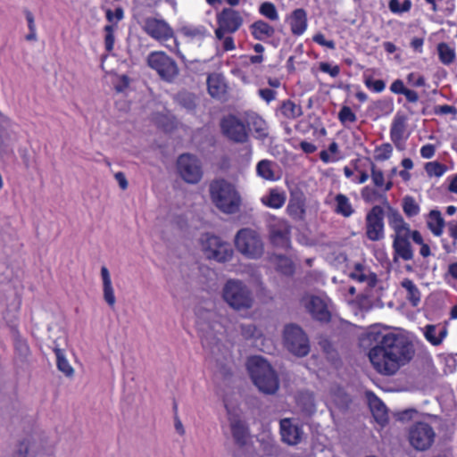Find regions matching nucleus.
Listing matches in <instances>:
<instances>
[{"label": "nucleus", "instance_id": "37998d69", "mask_svg": "<svg viewBox=\"0 0 457 457\" xmlns=\"http://www.w3.org/2000/svg\"><path fill=\"white\" fill-rule=\"evenodd\" d=\"M260 13L269 19L270 21H278V13L274 4L270 2H264L260 5Z\"/></svg>", "mask_w": 457, "mask_h": 457}, {"label": "nucleus", "instance_id": "412c9836", "mask_svg": "<svg viewBox=\"0 0 457 457\" xmlns=\"http://www.w3.org/2000/svg\"><path fill=\"white\" fill-rule=\"evenodd\" d=\"M249 29L254 39L259 41L272 37L275 34L274 27L262 20L254 21L250 25Z\"/></svg>", "mask_w": 457, "mask_h": 457}, {"label": "nucleus", "instance_id": "b1692460", "mask_svg": "<svg viewBox=\"0 0 457 457\" xmlns=\"http://www.w3.org/2000/svg\"><path fill=\"white\" fill-rule=\"evenodd\" d=\"M287 212L295 220L303 219L305 213V199L303 194L293 195L290 198Z\"/></svg>", "mask_w": 457, "mask_h": 457}, {"label": "nucleus", "instance_id": "0e129e2a", "mask_svg": "<svg viewBox=\"0 0 457 457\" xmlns=\"http://www.w3.org/2000/svg\"><path fill=\"white\" fill-rule=\"evenodd\" d=\"M420 154L423 158L430 159L435 154V146L433 145H425L420 149Z\"/></svg>", "mask_w": 457, "mask_h": 457}, {"label": "nucleus", "instance_id": "c9c22d12", "mask_svg": "<svg viewBox=\"0 0 457 457\" xmlns=\"http://www.w3.org/2000/svg\"><path fill=\"white\" fill-rule=\"evenodd\" d=\"M54 352L56 356V361H57V368L58 370L62 372L67 377L73 376L74 370L70 365L69 361L66 360L63 351L58 347H55L54 349Z\"/></svg>", "mask_w": 457, "mask_h": 457}, {"label": "nucleus", "instance_id": "6e6d98bb", "mask_svg": "<svg viewBox=\"0 0 457 457\" xmlns=\"http://www.w3.org/2000/svg\"><path fill=\"white\" fill-rule=\"evenodd\" d=\"M371 179L377 187H382L384 185V174L380 170H377L374 165L371 169Z\"/></svg>", "mask_w": 457, "mask_h": 457}, {"label": "nucleus", "instance_id": "ddd939ff", "mask_svg": "<svg viewBox=\"0 0 457 457\" xmlns=\"http://www.w3.org/2000/svg\"><path fill=\"white\" fill-rule=\"evenodd\" d=\"M223 134L236 143H245L248 139V132L244 122L234 115L222 119L220 123Z\"/></svg>", "mask_w": 457, "mask_h": 457}, {"label": "nucleus", "instance_id": "8fccbe9b", "mask_svg": "<svg viewBox=\"0 0 457 457\" xmlns=\"http://www.w3.org/2000/svg\"><path fill=\"white\" fill-rule=\"evenodd\" d=\"M278 268L282 273L287 275L292 274L294 271L292 262L284 256H278Z\"/></svg>", "mask_w": 457, "mask_h": 457}, {"label": "nucleus", "instance_id": "f257e3e1", "mask_svg": "<svg viewBox=\"0 0 457 457\" xmlns=\"http://www.w3.org/2000/svg\"><path fill=\"white\" fill-rule=\"evenodd\" d=\"M361 344L370 347V361L376 371L384 376L395 375L415 353L414 345L408 338L393 333L371 331L361 339Z\"/></svg>", "mask_w": 457, "mask_h": 457}, {"label": "nucleus", "instance_id": "f8f14e48", "mask_svg": "<svg viewBox=\"0 0 457 457\" xmlns=\"http://www.w3.org/2000/svg\"><path fill=\"white\" fill-rule=\"evenodd\" d=\"M301 303L314 320L320 322H328L330 320L331 313L324 298L313 295H306L301 299Z\"/></svg>", "mask_w": 457, "mask_h": 457}, {"label": "nucleus", "instance_id": "c03bdc74", "mask_svg": "<svg viewBox=\"0 0 457 457\" xmlns=\"http://www.w3.org/2000/svg\"><path fill=\"white\" fill-rule=\"evenodd\" d=\"M388 6L392 12L402 13L410 11L411 2V0H403L401 3L399 0H390Z\"/></svg>", "mask_w": 457, "mask_h": 457}, {"label": "nucleus", "instance_id": "423d86ee", "mask_svg": "<svg viewBox=\"0 0 457 457\" xmlns=\"http://www.w3.org/2000/svg\"><path fill=\"white\" fill-rule=\"evenodd\" d=\"M148 66L155 71L159 77L169 83L179 76V69L174 59L164 52H153L147 56Z\"/></svg>", "mask_w": 457, "mask_h": 457}, {"label": "nucleus", "instance_id": "13d9d810", "mask_svg": "<svg viewBox=\"0 0 457 457\" xmlns=\"http://www.w3.org/2000/svg\"><path fill=\"white\" fill-rule=\"evenodd\" d=\"M313 41L320 46H327L329 49L335 48V43L332 40H327L325 36L321 33H318L313 37Z\"/></svg>", "mask_w": 457, "mask_h": 457}, {"label": "nucleus", "instance_id": "0eeeda50", "mask_svg": "<svg viewBox=\"0 0 457 457\" xmlns=\"http://www.w3.org/2000/svg\"><path fill=\"white\" fill-rule=\"evenodd\" d=\"M286 348L297 357H304L310 353V342L305 332L297 325L289 324L284 328Z\"/></svg>", "mask_w": 457, "mask_h": 457}, {"label": "nucleus", "instance_id": "bf43d9fd", "mask_svg": "<svg viewBox=\"0 0 457 457\" xmlns=\"http://www.w3.org/2000/svg\"><path fill=\"white\" fill-rule=\"evenodd\" d=\"M15 349L23 357H26L29 353V345L22 339H16V341H15Z\"/></svg>", "mask_w": 457, "mask_h": 457}, {"label": "nucleus", "instance_id": "a878e982", "mask_svg": "<svg viewBox=\"0 0 457 457\" xmlns=\"http://www.w3.org/2000/svg\"><path fill=\"white\" fill-rule=\"evenodd\" d=\"M209 94L213 97H221L226 92V84L221 75L213 73L208 76Z\"/></svg>", "mask_w": 457, "mask_h": 457}, {"label": "nucleus", "instance_id": "c756f323", "mask_svg": "<svg viewBox=\"0 0 457 457\" xmlns=\"http://www.w3.org/2000/svg\"><path fill=\"white\" fill-rule=\"evenodd\" d=\"M335 212H337V214L348 218L354 212V209L352 206L350 200L346 195L343 194L337 195L335 197Z\"/></svg>", "mask_w": 457, "mask_h": 457}, {"label": "nucleus", "instance_id": "052dcab7", "mask_svg": "<svg viewBox=\"0 0 457 457\" xmlns=\"http://www.w3.org/2000/svg\"><path fill=\"white\" fill-rule=\"evenodd\" d=\"M258 94L267 103H270L276 97V91L270 88L259 89Z\"/></svg>", "mask_w": 457, "mask_h": 457}, {"label": "nucleus", "instance_id": "49530a36", "mask_svg": "<svg viewBox=\"0 0 457 457\" xmlns=\"http://www.w3.org/2000/svg\"><path fill=\"white\" fill-rule=\"evenodd\" d=\"M426 171L429 176L440 177L445 170L446 167L439 162H428L425 166Z\"/></svg>", "mask_w": 457, "mask_h": 457}, {"label": "nucleus", "instance_id": "72a5a7b5", "mask_svg": "<svg viewBox=\"0 0 457 457\" xmlns=\"http://www.w3.org/2000/svg\"><path fill=\"white\" fill-rule=\"evenodd\" d=\"M280 112L287 119H296L303 114L302 107L291 100H286L282 103Z\"/></svg>", "mask_w": 457, "mask_h": 457}, {"label": "nucleus", "instance_id": "39448f33", "mask_svg": "<svg viewBox=\"0 0 457 457\" xmlns=\"http://www.w3.org/2000/svg\"><path fill=\"white\" fill-rule=\"evenodd\" d=\"M237 251L250 260L260 259L264 253V243L261 234L251 228L239 229L234 238Z\"/></svg>", "mask_w": 457, "mask_h": 457}, {"label": "nucleus", "instance_id": "5fc2aeb1", "mask_svg": "<svg viewBox=\"0 0 457 457\" xmlns=\"http://www.w3.org/2000/svg\"><path fill=\"white\" fill-rule=\"evenodd\" d=\"M320 70L323 72L328 73L331 77L336 78L338 76L340 69L338 66H331L328 62H320Z\"/></svg>", "mask_w": 457, "mask_h": 457}, {"label": "nucleus", "instance_id": "774afa93", "mask_svg": "<svg viewBox=\"0 0 457 457\" xmlns=\"http://www.w3.org/2000/svg\"><path fill=\"white\" fill-rule=\"evenodd\" d=\"M300 147L306 154H312L317 149V147L313 144L306 141H302L300 143Z\"/></svg>", "mask_w": 457, "mask_h": 457}, {"label": "nucleus", "instance_id": "dca6fc26", "mask_svg": "<svg viewBox=\"0 0 457 457\" xmlns=\"http://www.w3.org/2000/svg\"><path fill=\"white\" fill-rule=\"evenodd\" d=\"M270 242L281 248H287L290 245V226L286 222L279 220L270 227Z\"/></svg>", "mask_w": 457, "mask_h": 457}, {"label": "nucleus", "instance_id": "9b49d317", "mask_svg": "<svg viewBox=\"0 0 457 457\" xmlns=\"http://www.w3.org/2000/svg\"><path fill=\"white\" fill-rule=\"evenodd\" d=\"M436 433L433 428L425 422H417L411 426L409 431L411 445L418 451L428 449L434 440Z\"/></svg>", "mask_w": 457, "mask_h": 457}, {"label": "nucleus", "instance_id": "7ed1b4c3", "mask_svg": "<svg viewBox=\"0 0 457 457\" xmlns=\"http://www.w3.org/2000/svg\"><path fill=\"white\" fill-rule=\"evenodd\" d=\"M247 368L254 385L266 395L275 394L279 387V380L270 364L260 356L251 357Z\"/></svg>", "mask_w": 457, "mask_h": 457}, {"label": "nucleus", "instance_id": "a18cd8bd", "mask_svg": "<svg viewBox=\"0 0 457 457\" xmlns=\"http://www.w3.org/2000/svg\"><path fill=\"white\" fill-rule=\"evenodd\" d=\"M393 147L390 144H383L375 150V158L378 161H386L390 158Z\"/></svg>", "mask_w": 457, "mask_h": 457}, {"label": "nucleus", "instance_id": "9d476101", "mask_svg": "<svg viewBox=\"0 0 457 457\" xmlns=\"http://www.w3.org/2000/svg\"><path fill=\"white\" fill-rule=\"evenodd\" d=\"M384 217L385 211L380 205L373 206L366 214V237L370 241L376 242L384 238Z\"/></svg>", "mask_w": 457, "mask_h": 457}, {"label": "nucleus", "instance_id": "4c0bfd02", "mask_svg": "<svg viewBox=\"0 0 457 457\" xmlns=\"http://www.w3.org/2000/svg\"><path fill=\"white\" fill-rule=\"evenodd\" d=\"M285 196L277 190H270V194L262 198V203L271 208H280L285 204Z\"/></svg>", "mask_w": 457, "mask_h": 457}, {"label": "nucleus", "instance_id": "58836bf2", "mask_svg": "<svg viewBox=\"0 0 457 457\" xmlns=\"http://www.w3.org/2000/svg\"><path fill=\"white\" fill-rule=\"evenodd\" d=\"M202 345L204 348L209 349L211 354L216 359L217 361H220L218 353L221 351L220 342L212 336L204 335L202 337Z\"/></svg>", "mask_w": 457, "mask_h": 457}, {"label": "nucleus", "instance_id": "de8ad7c7", "mask_svg": "<svg viewBox=\"0 0 457 457\" xmlns=\"http://www.w3.org/2000/svg\"><path fill=\"white\" fill-rule=\"evenodd\" d=\"M338 119L342 123H345L346 121L355 122L357 117L350 107L343 106L338 113Z\"/></svg>", "mask_w": 457, "mask_h": 457}, {"label": "nucleus", "instance_id": "4d7b16f0", "mask_svg": "<svg viewBox=\"0 0 457 457\" xmlns=\"http://www.w3.org/2000/svg\"><path fill=\"white\" fill-rule=\"evenodd\" d=\"M123 9L120 7L116 8L114 12H112L110 9L106 11V19L110 22H112L114 19L116 20V21H120L123 19Z\"/></svg>", "mask_w": 457, "mask_h": 457}, {"label": "nucleus", "instance_id": "2f4dec72", "mask_svg": "<svg viewBox=\"0 0 457 457\" xmlns=\"http://www.w3.org/2000/svg\"><path fill=\"white\" fill-rule=\"evenodd\" d=\"M446 336V328H441L437 333V326L428 325L425 328V337L433 345H438Z\"/></svg>", "mask_w": 457, "mask_h": 457}, {"label": "nucleus", "instance_id": "79ce46f5", "mask_svg": "<svg viewBox=\"0 0 457 457\" xmlns=\"http://www.w3.org/2000/svg\"><path fill=\"white\" fill-rule=\"evenodd\" d=\"M180 32L187 37L204 38L206 36V29L204 26H184L181 28Z\"/></svg>", "mask_w": 457, "mask_h": 457}, {"label": "nucleus", "instance_id": "4468645a", "mask_svg": "<svg viewBox=\"0 0 457 457\" xmlns=\"http://www.w3.org/2000/svg\"><path fill=\"white\" fill-rule=\"evenodd\" d=\"M143 29L147 35L160 42L174 37L173 29L164 20L146 18Z\"/></svg>", "mask_w": 457, "mask_h": 457}, {"label": "nucleus", "instance_id": "e433bc0d", "mask_svg": "<svg viewBox=\"0 0 457 457\" xmlns=\"http://www.w3.org/2000/svg\"><path fill=\"white\" fill-rule=\"evenodd\" d=\"M274 162L269 160H262L256 167L257 174L264 179L274 180L275 174L273 170Z\"/></svg>", "mask_w": 457, "mask_h": 457}, {"label": "nucleus", "instance_id": "338daca9", "mask_svg": "<svg viewBox=\"0 0 457 457\" xmlns=\"http://www.w3.org/2000/svg\"><path fill=\"white\" fill-rule=\"evenodd\" d=\"M222 46L223 50L226 52L234 50L236 48V46L233 37L231 36H227L223 39Z\"/></svg>", "mask_w": 457, "mask_h": 457}, {"label": "nucleus", "instance_id": "4be33fe9", "mask_svg": "<svg viewBox=\"0 0 457 457\" xmlns=\"http://www.w3.org/2000/svg\"><path fill=\"white\" fill-rule=\"evenodd\" d=\"M406 121L407 118L404 115L397 113L392 122L390 137L396 146L404 139Z\"/></svg>", "mask_w": 457, "mask_h": 457}, {"label": "nucleus", "instance_id": "bb28decb", "mask_svg": "<svg viewBox=\"0 0 457 457\" xmlns=\"http://www.w3.org/2000/svg\"><path fill=\"white\" fill-rule=\"evenodd\" d=\"M350 278L361 283L366 282L370 287H375L378 281L376 274L371 272L367 274L364 266L361 263L354 265L353 270L350 273Z\"/></svg>", "mask_w": 457, "mask_h": 457}, {"label": "nucleus", "instance_id": "09e8293b", "mask_svg": "<svg viewBox=\"0 0 457 457\" xmlns=\"http://www.w3.org/2000/svg\"><path fill=\"white\" fill-rule=\"evenodd\" d=\"M105 37L104 46L107 52H112L114 46V28L112 25H106L104 27Z\"/></svg>", "mask_w": 457, "mask_h": 457}, {"label": "nucleus", "instance_id": "20e7f679", "mask_svg": "<svg viewBox=\"0 0 457 457\" xmlns=\"http://www.w3.org/2000/svg\"><path fill=\"white\" fill-rule=\"evenodd\" d=\"M224 302L235 311H246L254 303V297L249 287L240 279L226 281L221 291Z\"/></svg>", "mask_w": 457, "mask_h": 457}, {"label": "nucleus", "instance_id": "2eb2a0df", "mask_svg": "<svg viewBox=\"0 0 457 457\" xmlns=\"http://www.w3.org/2000/svg\"><path fill=\"white\" fill-rule=\"evenodd\" d=\"M243 21L240 12L233 8H224L217 14V24L226 29L228 34L237 32L243 25Z\"/></svg>", "mask_w": 457, "mask_h": 457}, {"label": "nucleus", "instance_id": "6e6552de", "mask_svg": "<svg viewBox=\"0 0 457 457\" xmlns=\"http://www.w3.org/2000/svg\"><path fill=\"white\" fill-rule=\"evenodd\" d=\"M205 256L218 262H227L233 257L234 251L229 243L217 236H207L203 245Z\"/></svg>", "mask_w": 457, "mask_h": 457}, {"label": "nucleus", "instance_id": "69168bd1", "mask_svg": "<svg viewBox=\"0 0 457 457\" xmlns=\"http://www.w3.org/2000/svg\"><path fill=\"white\" fill-rule=\"evenodd\" d=\"M114 177H115V179L117 180V182L119 183L120 187L122 190L127 189L129 183H128V180H127L124 173L121 171H119V172L115 173Z\"/></svg>", "mask_w": 457, "mask_h": 457}, {"label": "nucleus", "instance_id": "aec40b11", "mask_svg": "<svg viewBox=\"0 0 457 457\" xmlns=\"http://www.w3.org/2000/svg\"><path fill=\"white\" fill-rule=\"evenodd\" d=\"M369 406L376 421L380 425H385L388 421V414L386 406L373 393L367 394Z\"/></svg>", "mask_w": 457, "mask_h": 457}, {"label": "nucleus", "instance_id": "ea45409f", "mask_svg": "<svg viewBox=\"0 0 457 457\" xmlns=\"http://www.w3.org/2000/svg\"><path fill=\"white\" fill-rule=\"evenodd\" d=\"M403 210L407 217H413L420 213V205L412 196L406 195L403 198Z\"/></svg>", "mask_w": 457, "mask_h": 457}, {"label": "nucleus", "instance_id": "680f3d73", "mask_svg": "<svg viewBox=\"0 0 457 457\" xmlns=\"http://www.w3.org/2000/svg\"><path fill=\"white\" fill-rule=\"evenodd\" d=\"M435 112L436 114H443V115H445V114L455 115L457 113V110L453 105L445 104V105H439V106L436 107Z\"/></svg>", "mask_w": 457, "mask_h": 457}, {"label": "nucleus", "instance_id": "5701e85b", "mask_svg": "<svg viewBox=\"0 0 457 457\" xmlns=\"http://www.w3.org/2000/svg\"><path fill=\"white\" fill-rule=\"evenodd\" d=\"M291 31L295 36L302 35L307 28V13L303 8L295 9L290 16Z\"/></svg>", "mask_w": 457, "mask_h": 457}, {"label": "nucleus", "instance_id": "603ef678", "mask_svg": "<svg viewBox=\"0 0 457 457\" xmlns=\"http://www.w3.org/2000/svg\"><path fill=\"white\" fill-rule=\"evenodd\" d=\"M365 85L367 87L371 88L378 93L382 92L386 87V84L382 79L374 80L371 78H367L365 79Z\"/></svg>", "mask_w": 457, "mask_h": 457}, {"label": "nucleus", "instance_id": "393cba45", "mask_svg": "<svg viewBox=\"0 0 457 457\" xmlns=\"http://www.w3.org/2000/svg\"><path fill=\"white\" fill-rule=\"evenodd\" d=\"M101 277L103 279L104 299L110 307H113L116 302L114 290L112 285L111 276L105 266L101 268Z\"/></svg>", "mask_w": 457, "mask_h": 457}, {"label": "nucleus", "instance_id": "f704fd0d", "mask_svg": "<svg viewBox=\"0 0 457 457\" xmlns=\"http://www.w3.org/2000/svg\"><path fill=\"white\" fill-rule=\"evenodd\" d=\"M437 52L439 60L442 63L449 65L455 60V51L446 43H439L437 45Z\"/></svg>", "mask_w": 457, "mask_h": 457}, {"label": "nucleus", "instance_id": "6ab92c4d", "mask_svg": "<svg viewBox=\"0 0 457 457\" xmlns=\"http://www.w3.org/2000/svg\"><path fill=\"white\" fill-rule=\"evenodd\" d=\"M411 232L394 235L393 248L396 255L404 261H410L413 258V251L409 241Z\"/></svg>", "mask_w": 457, "mask_h": 457}, {"label": "nucleus", "instance_id": "3c124183", "mask_svg": "<svg viewBox=\"0 0 457 457\" xmlns=\"http://www.w3.org/2000/svg\"><path fill=\"white\" fill-rule=\"evenodd\" d=\"M361 195L362 199L367 203L375 202L380 196L375 189L370 187H363Z\"/></svg>", "mask_w": 457, "mask_h": 457}, {"label": "nucleus", "instance_id": "cd10ccee", "mask_svg": "<svg viewBox=\"0 0 457 457\" xmlns=\"http://www.w3.org/2000/svg\"><path fill=\"white\" fill-rule=\"evenodd\" d=\"M196 323L200 330L208 334V329H212V320L215 317V313L212 311L205 310L203 308H197L196 312Z\"/></svg>", "mask_w": 457, "mask_h": 457}, {"label": "nucleus", "instance_id": "e2e57ef3", "mask_svg": "<svg viewBox=\"0 0 457 457\" xmlns=\"http://www.w3.org/2000/svg\"><path fill=\"white\" fill-rule=\"evenodd\" d=\"M407 88L404 87L403 80L395 79L390 86V90L395 94H403Z\"/></svg>", "mask_w": 457, "mask_h": 457}, {"label": "nucleus", "instance_id": "473e14b6", "mask_svg": "<svg viewBox=\"0 0 457 457\" xmlns=\"http://www.w3.org/2000/svg\"><path fill=\"white\" fill-rule=\"evenodd\" d=\"M428 225L435 236L438 237L443 233L445 220L442 218L441 212L439 211L432 210L429 212V220Z\"/></svg>", "mask_w": 457, "mask_h": 457}, {"label": "nucleus", "instance_id": "a19ab883", "mask_svg": "<svg viewBox=\"0 0 457 457\" xmlns=\"http://www.w3.org/2000/svg\"><path fill=\"white\" fill-rule=\"evenodd\" d=\"M177 103L187 111H192L195 108V96L188 92H179L176 96Z\"/></svg>", "mask_w": 457, "mask_h": 457}, {"label": "nucleus", "instance_id": "c85d7f7f", "mask_svg": "<svg viewBox=\"0 0 457 457\" xmlns=\"http://www.w3.org/2000/svg\"><path fill=\"white\" fill-rule=\"evenodd\" d=\"M230 428L235 441L240 445L245 444L248 434L245 422L236 417H232L230 419Z\"/></svg>", "mask_w": 457, "mask_h": 457}, {"label": "nucleus", "instance_id": "f3484780", "mask_svg": "<svg viewBox=\"0 0 457 457\" xmlns=\"http://www.w3.org/2000/svg\"><path fill=\"white\" fill-rule=\"evenodd\" d=\"M279 425L281 439L284 443L288 445H296L301 442L303 431L292 422L291 419L281 420Z\"/></svg>", "mask_w": 457, "mask_h": 457}, {"label": "nucleus", "instance_id": "a211bd4d", "mask_svg": "<svg viewBox=\"0 0 457 457\" xmlns=\"http://www.w3.org/2000/svg\"><path fill=\"white\" fill-rule=\"evenodd\" d=\"M383 205L386 209V217L390 227L394 229L395 235L411 232L410 226L406 223L398 210L393 208L387 199L384 197Z\"/></svg>", "mask_w": 457, "mask_h": 457}, {"label": "nucleus", "instance_id": "7c9ffc66", "mask_svg": "<svg viewBox=\"0 0 457 457\" xmlns=\"http://www.w3.org/2000/svg\"><path fill=\"white\" fill-rule=\"evenodd\" d=\"M401 286L407 291L406 298L412 306L416 307L420 302V292L412 280L404 278L401 282Z\"/></svg>", "mask_w": 457, "mask_h": 457}, {"label": "nucleus", "instance_id": "f03ea898", "mask_svg": "<svg viewBox=\"0 0 457 457\" xmlns=\"http://www.w3.org/2000/svg\"><path fill=\"white\" fill-rule=\"evenodd\" d=\"M210 196L215 207L225 214H235L240 211L242 199L235 186L225 179L210 184Z\"/></svg>", "mask_w": 457, "mask_h": 457}, {"label": "nucleus", "instance_id": "1a4fd4ad", "mask_svg": "<svg viewBox=\"0 0 457 457\" xmlns=\"http://www.w3.org/2000/svg\"><path fill=\"white\" fill-rule=\"evenodd\" d=\"M177 168L180 177L189 184L198 183L203 176L199 160L193 154H183L177 161Z\"/></svg>", "mask_w": 457, "mask_h": 457}, {"label": "nucleus", "instance_id": "864d4df0", "mask_svg": "<svg viewBox=\"0 0 457 457\" xmlns=\"http://www.w3.org/2000/svg\"><path fill=\"white\" fill-rule=\"evenodd\" d=\"M29 442L28 440L21 441L13 454V457H29Z\"/></svg>", "mask_w": 457, "mask_h": 457}]
</instances>
